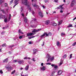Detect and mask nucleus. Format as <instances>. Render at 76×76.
<instances>
[{"mask_svg": "<svg viewBox=\"0 0 76 76\" xmlns=\"http://www.w3.org/2000/svg\"><path fill=\"white\" fill-rule=\"evenodd\" d=\"M39 16H41V17H43L44 16V15H43V13L41 12H39Z\"/></svg>", "mask_w": 76, "mask_h": 76, "instance_id": "0eeeda50", "label": "nucleus"}, {"mask_svg": "<svg viewBox=\"0 0 76 76\" xmlns=\"http://www.w3.org/2000/svg\"><path fill=\"white\" fill-rule=\"evenodd\" d=\"M31 27H32V28H36V27H37V25H31Z\"/></svg>", "mask_w": 76, "mask_h": 76, "instance_id": "5701e85b", "label": "nucleus"}, {"mask_svg": "<svg viewBox=\"0 0 76 76\" xmlns=\"http://www.w3.org/2000/svg\"><path fill=\"white\" fill-rule=\"evenodd\" d=\"M34 35V34L32 33H28L27 34V36H28V37L31 36V35Z\"/></svg>", "mask_w": 76, "mask_h": 76, "instance_id": "423d86ee", "label": "nucleus"}, {"mask_svg": "<svg viewBox=\"0 0 76 76\" xmlns=\"http://www.w3.org/2000/svg\"><path fill=\"white\" fill-rule=\"evenodd\" d=\"M8 61V58L5 59L3 61V63H6Z\"/></svg>", "mask_w": 76, "mask_h": 76, "instance_id": "ddd939ff", "label": "nucleus"}, {"mask_svg": "<svg viewBox=\"0 0 76 76\" xmlns=\"http://www.w3.org/2000/svg\"><path fill=\"white\" fill-rule=\"evenodd\" d=\"M57 23H52V25H53V26H57Z\"/></svg>", "mask_w": 76, "mask_h": 76, "instance_id": "412c9836", "label": "nucleus"}, {"mask_svg": "<svg viewBox=\"0 0 76 76\" xmlns=\"http://www.w3.org/2000/svg\"><path fill=\"white\" fill-rule=\"evenodd\" d=\"M13 62L14 63H16L17 62V61H18V60H13Z\"/></svg>", "mask_w": 76, "mask_h": 76, "instance_id": "58836bf2", "label": "nucleus"}, {"mask_svg": "<svg viewBox=\"0 0 76 76\" xmlns=\"http://www.w3.org/2000/svg\"><path fill=\"white\" fill-rule=\"evenodd\" d=\"M28 44H32V42L31 41H30L28 42Z\"/></svg>", "mask_w": 76, "mask_h": 76, "instance_id": "603ef678", "label": "nucleus"}, {"mask_svg": "<svg viewBox=\"0 0 76 76\" xmlns=\"http://www.w3.org/2000/svg\"><path fill=\"white\" fill-rule=\"evenodd\" d=\"M49 60H50V58H48V59L47 60V62H48V61H49Z\"/></svg>", "mask_w": 76, "mask_h": 76, "instance_id": "864d4df0", "label": "nucleus"}, {"mask_svg": "<svg viewBox=\"0 0 76 76\" xmlns=\"http://www.w3.org/2000/svg\"><path fill=\"white\" fill-rule=\"evenodd\" d=\"M61 61L59 64L60 65H61L62 64H63V61H62V59H61Z\"/></svg>", "mask_w": 76, "mask_h": 76, "instance_id": "c756f323", "label": "nucleus"}, {"mask_svg": "<svg viewBox=\"0 0 76 76\" xmlns=\"http://www.w3.org/2000/svg\"><path fill=\"white\" fill-rule=\"evenodd\" d=\"M63 5H61L59 6V7H63Z\"/></svg>", "mask_w": 76, "mask_h": 76, "instance_id": "0e129e2a", "label": "nucleus"}, {"mask_svg": "<svg viewBox=\"0 0 76 76\" xmlns=\"http://www.w3.org/2000/svg\"><path fill=\"white\" fill-rule=\"evenodd\" d=\"M34 37H35L34 36H32L31 37H28V39H31V38H34Z\"/></svg>", "mask_w": 76, "mask_h": 76, "instance_id": "e433bc0d", "label": "nucleus"}, {"mask_svg": "<svg viewBox=\"0 0 76 76\" xmlns=\"http://www.w3.org/2000/svg\"><path fill=\"white\" fill-rule=\"evenodd\" d=\"M45 66H43L42 67H40V69L42 70H45Z\"/></svg>", "mask_w": 76, "mask_h": 76, "instance_id": "9b49d317", "label": "nucleus"}, {"mask_svg": "<svg viewBox=\"0 0 76 76\" xmlns=\"http://www.w3.org/2000/svg\"><path fill=\"white\" fill-rule=\"evenodd\" d=\"M4 22H7V18H6L4 19Z\"/></svg>", "mask_w": 76, "mask_h": 76, "instance_id": "72a5a7b5", "label": "nucleus"}, {"mask_svg": "<svg viewBox=\"0 0 76 76\" xmlns=\"http://www.w3.org/2000/svg\"><path fill=\"white\" fill-rule=\"evenodd\" d=\"M14 46V45H10V46L9 47H13Z\"/></svg>", "mask_w": 76, "mask_h": 76, "instance_id": "6e6d98bb", "label": "nucleus"}, {"mask_svg": "<svg viewBox=\"0 0 76 76\" xmlns=\"http://www.w3.org/2000/svg\"><path fill=\"white\" fill-rule=\"evenodd\" d=\"M32 5H33V7H37V8H38V7H39L38 6V5H37V4H33Z\"/></svg>", "mask_w": 76, "mask_h": 76, "instance_id": "f8f14e48", "label": "nucleus"}, {"mask_svg": "<svg viewBox=\"0 0 76 76\" xmlns=\"http://www.w3.org/2000/svg\"><path fill=\"white\" fill-rule=\"evenodd\" d=\"M24 22L26 23H27V21H28V19L26 18H25L24 19Z\"/></svg>", "mask_w": 76, "mask_h": 76, "instance_id": "2eb2a0df", "label": "nucleus"}, {"mask_svg": "<svg viewBox=\"0 0 76 76\" xmlns=\"http://www.w3.org/2000/svg\"><path fill=\"white\" fill-rule=\"evenodd\" d=\"M6 18V16H5L4 15H2V14H1L0 15V19H1L3 18V19H4Z\"/></svg>", "mask_w": 76, "mask_h": 76, "instance_id": "39448f33", "label": "nucleus"}, {"mask_svg": "<svg viewBox=\"0 0 76 76\" xmlns=\"http://www.w3.org/2000/svg\"><path fill=\"white\" fill-rule=\"evenodd\" d=\"M43 64H44L43 63H42L41 64V65L42 66H43Z\"/></svg>", "mask_w": 76, "mask_h": 76, "instance_id": "69168bd1", "label": "nucleus"}, {"mask_svg": "<svg viewBox=\"0 0 76 76\" xmlns=\"http://www.w3.org/2000/svg\"><path fill=\"white\" fill-rule=\"evenodd\" d=\"M45 35H46V33H44L43 35H42L41 37L42 38V37H44Z\"/></svg>", "mask_w": 76, "mask_h": 76, "instance_id": "bb28decb", "label": "nucleus"}, {"mask_svg": "<svg viewBox=\"0 0 76 76\" xmlns=\"http://www.w3.org/2000/svg\"><path fill=\"white\" fill-rule=\"evenodd\" d=\"M22 3L25 5H28L29 4V2H28V0H24V1H22Z\"/></svg>", "mask_w": 76, "mask_h": 76, "instance_id": "f257e3e1", "label": "nucleus"}, {"mask_svg": "<svg viewBox=\"0 0 76 76\" xmlns=\"http://www.w3.org/2000/svg\"><path fill=\"white\" fill-rule=\"evenodd\" d=\"M24 60L27 59V57H25L24 58Z\"/></svg>", "mask_w": 76, "mask_h": 76, "instance_id": "13d9d810", "label": "nucleus"}, {"mask_svg": "<svg viewBox=\"0 0 76 76\" xmlns=\"http://www.w3.org/2000/svg\"><path fill=\"white\" fill-rule=\"evenodd\" d=\"M28 69H29V65H27L25 67V70L27 71Z\"/></svg>", "mask_w": 76, "mask_h": 76, "instance_id": "dca6fc26", "label": "nucleus"}, {"mask_svg": "<svg viewBox=\"0 0 76 76\" xmlns=\"http://www.w3.org/2000/svg\"><path fill=\"white\" fill-rule=\"evenodd\" d=\"M54 70H55L57 69L58 68V66H56V65H55V66H54Z\"/></svg>", "mask_w": 76, "mask_h": 76, "instance_id": "aec40b11", "label": "nucleus"}, {"mask_svg": "<svg viewBox=\"0 0 76 76\" xmlns=\"http://www.w3.org/2000/svg\"><path fill=\"white\" fill-rule=\"evenodd\" d=\"M4 33H5V31H4L1 32V34L2 35H4Z\"/></svg>", "mask_w": 76, "mask_h": 76, "instance_id": "c03bdc74", "label": "nucleus"}, {"mask_svg": "<svg viewBox=\"0 0 76 76\" xmlns=\"http://www.w3.org/2000/svg\"><path fill=\"white\" fill-rule=\"evenodd\" d=\"M3 3V1L2 0H0V5L1 4V3Z\"/></svg>", "mask_w": 76, "mask_h": 76, "instance_id": "37998d69", "label": "nucleus"}, {"mask_svg": "<svg viewBox=\"0 0 76 76\" xmlns=\"http://www.w3.org/2000/svg\"><path fill=\"white\" fill-rule=\"evenodd\" d=\"M58 75H61V74L62 73V71L61 70L59 71L58 72Z\"/></svg>", "mask_w": 76, "mask_h": 76, "instance_id": "a211bd4d", "label": "nucleus"}, {"mask_svg": "<svg viewBox=\"0 0 76 76\" xmlns=\"http://www.w3.org/2000/svg\"><path fill=\"white\" fill-rule=\"evenodd\" d=\"M60 13H62L63 12V11L62 10H61L60 11Z\"/></svg>", "mask_w": 76, "mask_h": 76, "instance_id": "bf43d9fd", "label": "nucleus"}, {"mask_svg": "<svg viewBox=\"0 0 76 76\" xmlns=\"http://www.w3.org/2000/svg\"><path fill=\"white\" fill-rule=\"evenodd\" d=\"M62 22H63L62 20H61L60 21H59V22H58V25H61L62 23Z\"/></svg>", "mask_w": 76, "mask_h": 76, "instance_id": "b1692460", "label": "nucleus"}, {"mask_svg": "<svg viewBox=\"0 0 76 76\" xmlns=\"http://www.w3.org/2000/svg\"><path fill=\"white\" fill-rule=\"evenodd\" d=\"M45 3H47V2H48V0H45Z\"/></svg>", "mask_w": 76, "mask_h": 76, "instance_id": "8fccbe9b", "label": "nucleus"}, {"mask_svg": "<svg viewBox=\"0 0 76 76\" xmlns=\"http://www.w3.org/2000/svg\"><path fill=\"white\" fill-rule=\"evenodd\" d=\"M50 59V60H51V61H52V60H53V59H54V57H52L51 58V56L50 57V58H49Z\"/></svg>", "mask_w": 76, "mask_h": 76, "instance_id": "6ab92c4d", "label": "nucleus"}, {"mask_svg": "<svg viewBox=\"0 0 76 76\" xmlns=\"http://www.w3.org/2000/svg\"><path fill=\"white\" fill-rule=\"evenodd\" d=\"M4 6H5V7H6L7 6V4L5 3L4 4Z\"/></svg>", "mask_w": 76, "mask_h": 76, "instance_id": "4c0bfd02", "label": "nucleus"}, {"mask_svg": "<svg viewBox=\"0 0 76 76\" xmlns=\"http://www.w3.org/2000/svg\"><path fill=\"white\" fill-rule=\"evenodd\" d=\"M23 7H21V9H20V10H21V12H22V11H23Z\"/></svg>", "mask_w": 76, "mask_h": 76, "instance_id": "7c9ffc66", "label": "nucleus"}, {"mask_svg": "<svg viewBox=\"0 0 76 76\" xmlns=\"http://www.w3.org/2000/svg\"><path fill=\"white\" fill-rule=\"evenodd\" d=\"M41 29H38V30H36V29H34L32 31L34 33L35 32H38V31H41Z\"/></svg>", "mask_w": 76, "mask_h": 76, "instance_id": "20e7f679", "label": "nucleus"}, {"mask_svg": "<svg viewBox=\"0 0 76 76\" xmlns=\"http://www.w3.org/2000/svg\"><path fill=\"white\" fill-rule=\"evenodd\" d=\"M50 23V22L49 20H46L45 21V24L46 25H48Z\"/></svg>", "mask_w": 76, "mask_h": 76, "instance_id": "1a4fd4ad", "label": "nucleus"}, {"mask_svg": "<svg viewBox=\"0 0 76 76\" xmlns=\"http://www.w3.org/2000/svg\"><path fill=\"white\" fill-rule=\"evenodd\" d=\"M46 36H48V35H50L51 36V35H52V33L51 32H49L48 33V34L46 33Z\"/></svg>", "mask_w": 76, "mask_h": 76, "instance_id": "4468645a", "label": "nucleus"}, {"mask_svg": "<svg viewBox=\"0 0 76 76\" xmlns=\"http://www.w3.org/2000/svg\"><path fill=\"white\" fill-rule=\"evenodd\" d=\"M50 55L49 54H48L46 56V58H50Z\"/></svg>", "mask_w": 76, "mask_h": 76, "instance_id": "4be33fe9", "label": "nucleus"}, {"mask_svg": "<svg viewBox=\"0 0 76 76\" xmlns=\"http://www.w3.org/2000/svg\"><path fill=\"white\" fill-rule=\"evenodd\" d=\"M19 33H21V31L20 30H19Z\"/></svg>", "mask_w": 76, "mask_h": 76, "instance_id": "e2e57ef3", "label": "nucleus"}, {"mask_svg": "<svg viewBox=\"0 0 76 76\" xmlns=\"http://www.w3.org/2000/svg\"><path fill=\"white\" fill-rule=\"evenodd\" d=\"M3 71H2V70H0V73H1V74H3Z\"/></svg>", "mask_w": 76, "mask_h": 76, "instance_id": "79ce46f5", "label": "nucleus"}, {"mask_svg": "<svg viewBox=\"0 0 76 76\" xmlns=\"http://www.w3.org/2000/svg\"><path fill=\"white\" fill-rule=\"evenodd\" d=\"M13 0H11L10 2V3L11 4L12 3H13Z\"/></svg>", "mask_w": 76, "mask_h": 76, "instance_id": "052dcab7", "label": "nucleus"}, {"mask_svg": "<svg viewBox=\"0 0 76 76\" xmlns=\"http://www.w3.org/2000/svg\"><path fill=\"white\" fill-rule=\"evenodd\" d=\"M54 1L55 3H57L58 1V0H54Z\"/></svg>", "mask_w": 76, "mask_h": 76, "instance_id": "a19ab883", "label": "nucleus"}, {"mask_svg": "<svg viewBox=\"0 0 76 76\" xmlns=\"http://www.w3.org/2000/svg\"><path fill=\"white\" fill-rule=\"evenodd\" d=\"M76 42H75L74 43L72 44V46H75V45H76Z\"/></svg>", "mask_w": 76, "mask_h": 76, "instance_id": "49530a36", "label": "nucleus"}, {"mask_svg": "<svg viewBox=\"0 0 76 76\" xmlns=\"http://www.w3.org/2000/svg\"><path fill=\"white\" fill-rule=\"evenodd\" d=\"M10 18H11V14H10V16L8 18L9 20H10Z\"/></svg>", "mask_w": 76, "mask_h": 76, "instance_id": "ea45409f", "label": "nucleus"}, {"mask_svg": "<svg viewBox=\"0 0 76 76\" xmlns=\"http://www.w3.org/2000/svg\"><path fill=\"white\" fill-rule=\"evenodd\" d=\"M56 65L55 64H51V66L52 67H54Z\"/></svg>", "mask_w": 76, "mask_h": 76, "instance_id": "3c124183", "label": "nucleus"}, {"mask_svg": "<svg viewBox=\"0 0 76 76\" xmlns=\"http://www.w3.org/2000/svg\"><path fill=\"white\" fill-rule=\"evenodd\" d=\"M31 60H32L33 61H35V58H33L32 59H31Z\"/></svg>", "mask_w": 76, "mask_h": 76, "instance_id": "a18cd8bd", "label": "nucleus"}, {"mask_svg": "<svg viewBox=\"0 0 76 76\" xmlns=\"http://www.w3.org/2000/svg\"><path fill=\"white\" fill-rule=\"evenodd\" d=\"M72 54H71L70 55V57L69 58V59L72 58Z\"/></svg>", "mask_w": 76, "mask_h": 76, "instance_id": "f704fd0d", "label": "nucleus"}, {"mask_svg": "<svg viewBox=\"0 0 76 76\" xmlns=\"http://www.w3.org/2000/svg\"><path fill=\"white\" fill-rule=\"evenodd\" d=\"M1 11L3 13H4L5 14L6 13V12L5 11H4V10H1Z\"/></svg>", "mask_w": 76, "mask_h": 76, "instance_id": "a878e982", "label": "nucleus"}, {"mask_svg": "<svg viewBox=\"0 0 76 76\" xmlns=\"http://www.w3.org/2000/svg\"><path fill=\"white\" fill-rule=\"evenodd\" d=\"M32 14L33 16L35 15V12H34V11H32Z\"/></svg>", "mask_w": 76, "mask_h": 76, "instance_id": "09e8293b", "label": "nucleus"}, {"mask_svg": "<svg viewBox=\"0 0 76 76\" xmlns=\"http://www.w3.org/2000/svg\"><path fill=\"white\" fill-rule=\"evenodd\" d=\"M6 68L8 71H10V70L13 69V68L10 66H8L7 67H6Z\"/></svg>", "mask_w": 76, "mask_h": 76, "instance_id": "f03ea898", "label": "nucleus"}, {"mask_svg": "<svg viewBox=\"0 0 76 76\" xmlns=\"http://www.w3.org/2000/svg\"><path fill=\"white\" fill-rule=\"evenodd\" d=\"M44 43H45V42H43V44L42 45V46H44Z\"/></svg>", "mask_w": 76, "mask_h": 76, "instance_id": "5fc2aeb1", "label": "nucleus"}, {"mask_svg": "<svg viewBox=\"0 0 76 76\" xmlns=\"http://www.w3.org/2000/svg\"><path fill=\"white\" fill-rule=\"evenodd\" d=\"M2 46L3 47H6V44L5 43L4 44L2 45Z\"/></svg>", "mask_w": 76, "mask_h": 76, "instance_id": "2f4dec72", "label": "nucleus"}, {"mask_svg": "<svg viewBox=\"0 0 76 76\" xmlns=\"http://www.w3.org/2000/svg\"><path fill=\"white\" fill-rule=\"evenodd\" d=\"M24 61L21 60V61H18V63L19 64H22L23 63H24Z\"/></svg>", "mask_w": 76, "mask_h": 76, "instance_id": "9d476101", "label": "nucleus"}, {"mask_svg": "<svg viewBox=\"0 0 76 76\" xmlns=\"http://www.w3.org/2000/svg\"><path fill=\"white\" fill-rule=\"evenodd\" d=\"M28 76V74H27L26 75H22V74H21V76Z\"/></svg>", "mask_w": 76, "mask_h": 76, "instance_id": "4d7b16f0", "label": "nucleus"}, {"mask_svg": "<svg viewBox=\"0 0 76 76\" xmlns=\"http://www.w3.org/2000/svg\"><path fill=\"white\" fill-rule=\"evenodd\" d=\"M67 28H70V27H73V26L72 24H69L67 26Z\"/></svg>", "mask_w": 76, "mask_h": 76, "instance_id": "393cba45", "label": "nucleus"}, {"mask_svg": "<svg viewBox=\"0 0 76 76\" xmlns=\"http://www.w3.org/2000/svg\"><path fill=\"white\" fill-rule=\"evenodd\" d=\"M64 35H65V34H64V33H61V36H63Z\"/></svg>", "mask_w": 76, "mask_h": 76, "instance_id": "c9c22d12", "label": "nucleus"}, {"mask_svg": "<svg viewBox=\"0 0 76 76\" xmlns=\"http://www.w3.org/2000/svg\"><path fill=\"white\" fill-rule=\"evenodd\" d=\"M75 19H76V17H75L73 20H74Z\"/></svg>", "mask_w": 76, "mask_h": 76, "instance_id": "774afa93", "label": "nucleus"}, {"mask_svg": "<svg viewBox=\"0 0 76 76\" xmlns=\"http://www.w3.org/2000/svg\"><path fill=\"white\" fill-rule=\"evenodd\" d=\"M66 54H65L64 56H63L62 57V58H66Z\"/></svg>", "mask_w": 76, "mask_h": 76, "instance_id": "cd10ccee", "label": "nucleus"}, {"mask_svg": "<svg viewBox=\"0 0 76 76\" xmlns=\"http://www.w3.org/2000/svg\"><path fill=\"white\" fill-rule=\"evenodd\" d=\"M19 0H15L14 4H15V5L13 6L14 8L15 7V6H16V5H17V4H18V3H18V2L19 1Z\"/></svg>", "mask_w": 76, "mask_h": 76, "instance_id": "7ed1b4c3", "label": "nucleus"}, {"mask_svg": "<svg viewBox=\"0 0 76 76\" xmlns=\"http://www.w3.org/2000/svg\"><path fill=\"white\" fill-rule=\"evenodd\" d=\"M21 15H22V16H23V17H24V14H23L22 13Z\"/></svg>", "mask_w": 76, "mask_h": 76, "instance_id": "338daca9", "label": "nucleus"}, {"mask_svg": "<svg viewBox=\"0 0 76 76\" xmlns=\"http://www.w3.org/2000/svg\"><path fill=\"white\" fill-rule=\"evenodd\" d=\"M37 51V49H34L33 50V54H35L36 53Z\"/></svg>", "mask_w": 76, "mask_h": 76, "instance_id": "f3484780", "label": "nucleus"}, {"mask_svg": "<svg viewBox=\"0 0 76 76\" xmlns=\"http://www.w3.org/2000/svg\"><path fill=\"white\" fill-rule=\"evenodd\" d=\"M23 37V36H20L19 37V39H22V37Z\"/></svg>", "mask_w": 76, "mask_h": 76, "instance_id": "de8ad7c7", "label": "nucleus"}, {"mask_svg": "<svg viewBox=\"0 0 76 76\" xmlns=\"http://www.w3.org/2000/svg\"><path fill=\"white\" fill-rule=\"evenodd\" d=\"M33 20H34V21H36L37 19H36V18H34L33 19Z\"/></svg>", "mask_w": 76, "mask_h": 76, "instance_id": "680f3d73", "label": "nucleus"}, {"mask_svg": "<svg viewBox=\"0 0 76 76\" xmlns=\"http://www.w3.org/2000/svg\"><path fill=\"white\" fill-rule=\"evenodd\" d=\"M75 3V0H72L71 4V6H72V7H73V6H74V4Z\"/></svg>", "mask_w": 76, "mask_h": 76, "instance_id": "6e6552de", "label": "nucleus"}, {"mask_svg": "<svg viewBox=\"0 0 76 76\" xmlns=\"http://www.w3.org/2000/svg\"><path fill=\"white\" fill-rule=\"evenodd\" d=\"M60 44V42H57L56 43V45L58 46Z\"/></svg>", "mask_w": 76, "mask_h": 76, "instance_id": "473e14b6", "label": "nucleus"}, {"mask_svg": "<svg viewBox=\"0 0 76 76\" xmlns=\"http://www.w3.org/2000/svg\"><path fill=\"white\" fill-rule=\"evenodd\" d=\"M15 72H16V70H14L11 73V74H12V75H13V74H14V73H15Z\"/></svg>", "mask_w": 76, "mask_h": 76, "instance_id": "c85d7f7f", "label": "nucleus"}]
</instances>
